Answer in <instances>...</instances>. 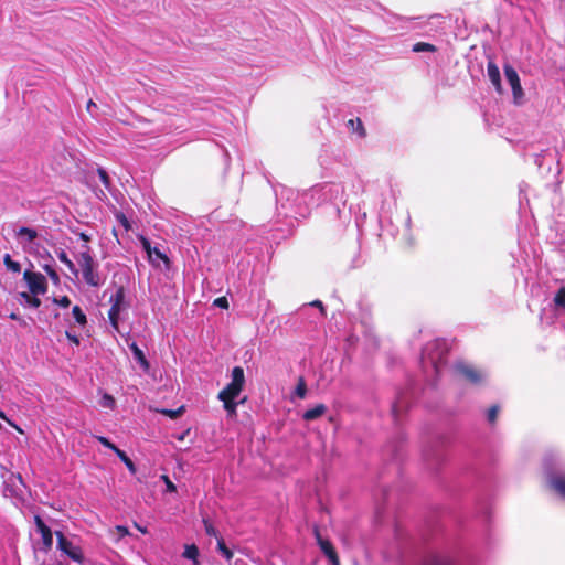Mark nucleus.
I'll return each instance as SVG.
<instances>
[{
  "instance_id": "10",
  "label": "nucleus",
  "mask_w": 565,
  "mask_h": 565,
  "mask_svg": "<svg viewBox=\"0 0 565 565\" xmlns=\"http://www.w3.org/2000/svg\"><path fill=\"white\" fill-rule=\"evenodd\" d=\"M547 483L552 490L565 500V473H548Z\"/></svg>"
},
{
  "instance_id": "41",
  "label": "nucleus",
  "mask_w": 565,
  "mask_h": 565,
  "mask_svg": "<svg viewBox=\"0 0 565 565\" xmlns=\"http://www.w3.org/2000/svg\"><path fill=\"white\" fill-rule=\"evenodd\" d=\"M93 108H96V104L90 99V100H88V103L86 105V109L88 113H92Z\"/></svg>"
},
{
  "instance_id": "31",
  "label": "nucleus",
  "mask_w": 565,
  "mask_h": 565,
  "mask_svg": "<svg viewBox=\"0 0 565 565\" xmlns=\"http://www.w3.org/2000/svg\"><path fill=\"white\" fill-rule=\"evenodd\" d=\"M97 440L105 447L111 449L116 454V449H119L116 447L109 439L103 436H97Z\"/></svg>"
},
{
  "instance_id": "16",
  "label": "nucleus",
  "mask_w": 565,
  "mask_h": 565,
  "mask_svg": "<svg viewBox=\"0 0 565 565\" xmlns=\"http://www.w3.org/2000/svg\"><path fill=\"white\" fill-rule=\"evenodd\" d=\"M553 305L556 312H565V287L558 289V291L553 298Z\"/></svg>"
},
{
  "instance_id": "24",
  "label": "nucleus",
  "mask_w": 565,
  "mask_h": 565,
  "mask_svg": "<svg viewBox=\"0 0 565 565\" xmlns=\"http://www.w3.org/2000/svg\"><path fill=\"white\" fill-rule=\"evenodd\" d=\"M414 52H435L436 47L433 44L426 42H418L413 46Z\"/></svg>"
},
{
  "instance_id": "25",
  "label": "nucleus",
  "mask_w": 565,
  "mask_h": 565,
  "mask_svg": "<svg viewBox=\"0 0 565 565\" xmlns=\"http://www.w3.org/2000/svg\"><path fill=\"white\" fill-rule=\"evenodd\" d=\"M72 313L76 322L79 323L81 326H84L87 322L86 315L82 311V309L78 306L73 307Z\"/></svg>"
},
{
  "instance_id": "14",
  "label": "nucleus",
  "mask_w": 565,
  "mask_h": 565,
  "mask_svg": "<svg viewBox=\"0 0 565 565\" xmlns=\"http://www.w3.org/2000/svg\"><path fill=\"white\" fill-rule=\"evenodd\" d=\"M327 412V407L323 404H318L313 408L306 411L302 415L305 420H315L321 417Z\"/></svg>"
},
{
  "instance_id": "13",
  "label": "nucleus",
  "mask_w": 565,
  "mask_h": 565,
  "mask_svg": "<svg viewBox=\"0 0 565 565\" xmlns=\"http://www.w3.org/2000/svg\"><path fill=\"white\" fill-rule=\"evenodd\" d=\"M129 348L132 351L135 360L140 364L141 369L145 372H149L150 364H149L148 360L146 359L142 350L135 342L129 344Z\"/></svg>"
},
{
  "instance_id": "8",
  "label": "nucleus",
  "mask_w": 565,
  "mask_h": 565,
  "mask_svg": "<svg viewBox=\"0 0 565 565\" xmlns=\"http://www.w3.org/2000/svg\"><path fill=\"white\" fill-rule=\"evenodd\" d=\"M504 75L507 77L508 83L510 84L513 93V98L515 104H521L524 92L521 86V82L516 71L511 65L504 66Z\"/></svg>"
},
{
  "instance_id": "37",
  "label": "nucleus",
  "mask_w": 565,
  "mask_h": 565,
  "mask_svg": "<svg viewBox=\"0 0 565 565\" xmlns=\"http://www.w3.org/2000/svg\"><path fill=\"white\" fill-rule=\"evenodd\" d=\"M54 301L63 308H67L71 305V300L67 296H63L62 298L55 299Z\"/></svg>"
},
{
  "instance_id": "32",
  "label": "nucleus",
  "mask_w": 565,
  "mask_h": 565,
  "mask_svg": "<svg viewBox=\"0 0 565 565\" xmlns=\"http://www.w3.org/2000/svg\"><path fill=\"white\" fill-rule=\"evenodd\" d=\"M97 172H98L99 179H100V181L104 183V185H105L106 188H109L110 179H109V177H108L107 172H106L104 169H102V168H99V169L97 170Z\"/></svg>"
},
{
  "instance_id": "29",
  "label": "nucleus",
  "mask_w": 565,
  "mask_h": 565,
  "mask_svg": "<svg viewBox=\"0 0 565 565\" xmlns=\"http://www.w3.org/2000/svg\"><path fill=\"white\" fill-rule=\"evenodd\" d=\"M203 523H204L205 533L207 535L214 536L216 539L220 537L216 529L207 520H204Z\"/></svg>"
},
{
  "instance_id": "36",
  "label": "nucleus",
  "mask_w": 565,
  "mask_h": 565,
  "mask_svg": "<svg viewBox=\"0 0 565 565\" xmlns=\"http://www.w3.org/2000/svg\"><path fill=\"white\" fill-rule=\"evenodd\" d=\"M214 306L226 309L228 307L227 299L225 297L216 298L214 300Z\"/></svg>"
},
{
  "instance_id": "39",
  "label": "nucleus",
  "mask_w": 565,
  "mask_h": 565,
  "mask_svg": "<svg viewBox=\"0 0 565 565\" xmlns=\"http://www.w3.org/2000/svg\"><path fill=\"white\" fill-rule=\"evenodd\" d=\"M116 531L118 532V534L122 537V536H126L129 534V531L126 526H122V525H117L116 526Z\"/></svg>"
},
{
  "instance_id": "35",
  "label": "nucleus",
  "mask_w": 565,
  "mask_h": 565,
  "mask_svg": "<svg viewBox=\"0 0 565 565\" xmlns=\"http://www.w3.org/2000/svg\"><path fill=\"white\" fill-rule=\"evenodd\" d=\"M183 412V407H180L179 409L177 411H171V409H164L162 411L163 414L168 415L169 417L171 418H175L178 417L179 415H181Z\"/></svg>"
},
{
  "instance_id": "17",
  "label": "nucleus",
  "mask_w": 565,
  "mask_h": 565,
  "mask_svg": "<svg viewBox=\"0 0 565 565\" xmlns=\"http://www.w3.org/2000/svg\"><path fill=\"white\" fill-rule=\"evenodd\" d=\"M182 556L191 559L194 565H199V548L194 544L185 545Z\"/></svg>"
},
{
  "instance_id": "40",
  "label": "nucleus",
  "mask_w": 565,
  "mask_h": 565,
  "mask_svg": "<svg viewBox=\"0 0 565 565\" xmlns=\"http://www.w3.org/2000/svg\"><path fill=\"white\" fill-rule=\"evenodd\" d=\"M66 337L68 338V340H71L72 342L78 344L79 341H78V338L76 335H73L71 334L70 332H66Z\"/></svg>"
},
{
  "instance_id": "19",
  "label": "nucleus",
  "mask_w": 565,
  "mask_h": 565,
  "mask_svg": "<svg viewBox=\"0 0 565 565\" xmlns=\"http://www.w3.org/2000/svg\"><path fill=\"white\" fill-rule=\"evenodd\" d=\"M348 126L351 128L352 131L358 132L360 137H365L366 131L360 118L350 119L348 121Z\"/></svg>"
},
{
  "instance_id": "20",
  "label": "nucleus",
  "mask_w": 565,
  "mask_h": 565,
  "mask_svg": "<svg viewBox=\"0 0 565 565\" xmlns=\"http://www.w3.org/2000/svg\"><path fill=\"white\" fill-rule=\"evenodd\" d=\"M143 247H145V249L147 250V253L149 254V256H151V255H152V253H153L157 257H159L160 259H162V260H163V263H164L167 266L169 265V258H168V257H167V255H166V254H163L159 248H157V247L151 248V246H150L149 242H147V241H145V242H143Z\"/></svg>"
},
{
  "instance_id": "18",
  "label": "nucleus",
  "mask_w": 565,
  "mask_h": 565,
  "mask_svg": "<svg viewBox=\"0 0 565 565\" xmlns=\"http://www.w3.org/2000/svg\"><path fill=\"white\" fill-rule=\"evenodd\" d=\"M56 255L60 262H62L72 274H74L75 276L78 275V269L76 268L75 264L68 258L67 254L64 250L57 252Z\"/></svg>"
},
{
  "instance_id": "30",
  "label": "nucleus",
  "mask_w": 565,
  "mask_h": 565,
  "mask_svg": "<svg viewBox=\"0 0 565 565\" xmlns=\"http://www.w3.org/2000/svg\"><path fill=\"white\" fill-rule=\"evenodd\" d=\"M102 406L113 408L115 406V399L111 395L105 394L100 401Z\"/></svg>"
},
{
  "instance_id": "5",
  "label": "nucleus",
  "mask_w": 565,
  "mask_h": 565,
  "mask_svg": "<svg viewBox=\"0 0 565 565\" xmlns=\"http://www.w3.org/2000/svg\"><path fill=\"white\" fill-rule=\"evenodd\" d=\"M55 534L57 537V548L73 561L82 563L84 561L82 548L68 541L62 532H56Z\"/></svg>"
},
{
  "instance_id": "9",
  "label": "nucleus",
  "mask_w": 565,
  "mask_h": 565,
  "mask_svg": "<svg viewBox=\"0 0 565 565\" xmlns=\"http://www.w3.org/2000/svg\"><path fill=\"white\" fill-rule=\"evenodd\" d=\"M34 522L36 525L38 532L41 534L42 537V551L49 552L52 548L53 545V534L51 529L44 523V521L41 519V516L35 515Z\"/></svg>"
},
{
  "instance_id": "34",
  "label": "nucleus",
  "mask_w": 565,
  "mask_h": 565,
  "mask_svg": "<svg viewBox=\"0 0 565 565\" xmlns=\"http://www.w3.org/2000/svg\"><path fill=\"white\" fill-rule=\"evenodd\" d=\"M498 413H499V407L498 406H492L489 411H488V420L489 423L493 424L498 417Z\"/></svg>"
},
{
  "instance_id": "3",
  "label": "nucleus",
  "mask_w": 565,
  "mask_h": 565,
  "mask_svg": "<svg viewBox=\"0 0 565 565\" xmlns=\"http://www.w3.org/2000/svg\"><path fill=\"white\" fill-rule=\"evenodd\" d=\"M245 383L244 370L235 366L232 371V381L218 393V399H235L242 392Z\"/></svg>"
},
{
  "instance_id": "45",
  "label": "nucleus",
  "mask_w": 565,
  "mask_h": 565,
  "mask_svg": "<svg viewBox=\"0 0 565 565\" xmlns=\"http://www.w3.org/2000/svg\"><path fill=\"white\" fill-rule=\"evenodd\" d=\"M81 238L85 242H88L89 241V237L85 234V233H81L79 234Z\"/></svg>"
},
{
  "instance_id": "12",
  "label": "nucleus",
  "mask_w": 565,
  "mask_h": 565,
  "mask_svg": "<svg viewBox=\"0 0 565 565\" xmlns=\"http://www.w3.org/2000/svg\"><path fill=\"white\" fill-rule=\"evenodd\" d=\"M487 74H488L490 82L495 87L497 92L501 93L502 85H501L500 70L493 61L488 62Z\"/></svg>"
},
{
  "instance_id": "15",
  "label": "nucleus",
  "mask_w": 565,
  "mask_h": 565,
  "mask_svg": "<svg viewBox=\"0 0 565 565\" xmlns=\"http://www.w3.org/2000/svg\"><path fill=\"white\" fill-rule=\"evenodd\" d=\"M17 236L21 238L22 244L32 243L38 237V233L35 230L30 227H20L17 231Z\"/></svg>"
},
{
  "instance_id": "26",
  "label": "nucleus",
  "mask_w": 565,
  "mask_h": 565,
  "mask_svg": "<svg viewBox=\"0 0 565 565\" xmlns=\"http://www.w3.org/2000/svg\"><path fill=\"white\" fill-rule=\"evenodd\" d=\"M221 401L223 402L224 408L230 416H233L236 414L237 403L234 402V399L225 398V399H221Z\"/></svg>"
},
{
  "instance_id": "42",
  "label": "nucleus",
  "mask_w": 565,
  "mask_h": 565,
  "mask_svg": "<svg viewBox=\"0 0 565 565\" xmlns=\"http://www.w3.org/2000/svg\"><path fill=\"white\" fill-rule=\"evenodd\" d=\"M311 305H312V306H315V307H319V308H320V310H321V313H322V315L324 313V310H323V307H322L321 301L316 300V301H313Z\"/></svg>"
},
{
  "instance_id": "46",
  "label": "nucleus",
  "mask_w": 565,
  "mask_h": 565,
  "mask_svg": "<svg viewBox=\"0 0 565 565\" xmlns=\"http://www.w3.org/2000/svg\"><path fill=\"white\" fill-rule=\"evenodd\" d=\"M285 192H286V194H288V195H289V194H290V195H294V194H295L292 190H287V191H285Z\"/></svg>"
},
{
  "instance_id": "11",
  "label": "nucleus",
  "mask_w": 565,
  "mask_h": 565,
  "mask_svg": "<svg viewBox=\"0 0 565 565\" xmlns=\"http://www.w3.org/2000/svg\"><path fill=\"white\" fill-rule=\"evenodd\" d=\"M315 535L317 539V542L321 548V551L326 554V556L330 559V562L333 565H339V558L337 556V553L334 548L332 547L331 543L324 539L321 537L319 531L315 530Z\"/></svg>"
},
{
  "instance_id": "48",
  "label": "nucleus",
  "mask_w": 565,
  "mask_h": 565,
  "mask_svg": "<svg viewBox=\"0 0 565 565\" xmlns=\"http://www.w3.org/2000/svg\"><path fill=\"white\" fill-rule=\"evenodd\" d=\"M0 417H2L3 419H7L6 415L0 411Z\"/></svg>"
},
{
  "instance_id": "4",
  "label": "nucleus",
  "mask_w": 565,
  "mask_h": 565,
  "mask_svg": "<svg viewBox=\"0 0 565 565\" xmlns=\"http://www.w3.org/2000/svg\"><path fill=\"white\" fill-rule=\"evenodd\" d=\"M125 290L122 287L118 288L114 295L110 296V309L108 311V318L111 327L118 331V320L121 310L124 309Z\"/></svg>"
},
{
  "instance_id": "28",
  "label": "nucleus",
  "mask_w": 565,
  "mask_h": 565,
  "mask_svg": "<svg viewBox=\"0 0 565 565\" xmlns=\"http://www.w3.org/2000/svg\"><path fill=\"white\" fill-rule=\"evenodd\" d=\"M306 393H307L306 383H305L303 379H300L299 383L296 387V395L300 398H303L306 396Z\"/></svg>"
},
{
  "instance_id": "21",
  "label": "nucleus",
  "mask_w": 565,
  "mask_h": 565,
  "mask_svg": "<svg viewBox=\"0 0 565 565\" xmlns=\"http://www.w3.org/2000/svg\"><path fill=\"white\" fill-rule=\"evenodd\" d=\"M116 455L119 457V459L125 463V466L128 468V470L131 472V473H136V466L135 463L131 461V459L126 455L125 451L120 450V449H116Z\"/></svg>"
},
{
  "instance_id": "7",
  "label": "nucleus",
  "mask_w": 565,
  "mask_h": 565,
  "mask_svg": "<svg viewBox=\"0 0 565 565\" xmlns=\"http://www.w3.org/2000/svg\"><path fill=\"white\" fill-rule=\"evenodd\" d=\"M23 278L28 284V287L33 295L44 294L47 289V282L45 277L40 273L25 270Z\"/></svg>"
},
{
  "instance_id": "33",
  "label": "nucleus",
  "mask_w": 565,
  "mask_h": 565,
  "mask_svg": "<svg viewBox=\"0 0 565 565\" xmlns=\"http://www.w3.org/2000/svg\"><path fill=\"white\" fill-rule=\"evenodd\" d=\"M43 269L51 277L52 280L58 281V275L56 274L55 269L52 266L44 265Z\"/></svg>"
},
{
  "instance_id": "44",
  "label": "nucleus",
  "mask_w": 565,
  "mask_h": 565,
  "mask_svg": "<svg viewBox=\"0 0 565 565\" xmlns=\"http://www.w3.org/2000/svg\"><path fill=\"white\" fill-rule=\"evenodd\" d=\"M135 526L141 532V533H147V529L146 527H142L140 525H138L137 523L135 524Z\"/></svg>"
},
{
  "instance_id": "27",
  "label": "nucleus",
  "mask_w": 565,
  "mask_h": 565,
  "mask_svg": "<svg viewBox=\"0 0 565 565\" xmlns=\"http://www.w3.org/2000/svg\"><path fill=\"white\" fill-rule=\"evenodd\" d=\"M21 297L33 308H39L41 306V300L38 297L31 296L28 292H22Z\"/></svg>"
},
{
  "instance_id": "38",
  "label": "nucleus",
  "mask_w": 565,
  "mask_h": 565,
  "mask_svg": "<svg viewBox=\"0 0 565 565\" xmlns=\"http://www.w3.org/2000/svg\"><path fill=\"white\" fill-rule=\"evenodd\" d=\"M161 478L166 482L168 491L174 492L177 490L173 482L167 476H162Z\"/></svg>"
},
{
  "instance_id": "1",
  "label": "nucleus",
  "mask_w": 565,
  "mask_h": 565,
  "mask_svg": "<svg viewBox=\"0 0 565 565\" xmlns=\"http://www.w3.org/2000/svg\"><path fill=\"white\" fill-rule=\"evenodd\" d=\"M448 352V345L445 340H434L428 342L423 349L422 365L424 370L430 367L435 373H439L445 363Z\"/></svg>"
},
{
  "instance_id": "23",
  "label": "nucleus",
  "mask_w": 565,
  "mask_h": 565,
  "mask_svg": "<svg viewBox=\"0 0 565 565\" xmlns=\"http://www.w3.org/2000/svg\"><path fill=\"white\" fill-rule=\"evenodd\" d=\"M217 550L227 561H230L233 557L232 551L228 547H226L224 540L222 537H217Z\"/></svg>"
},
{
  "instance_id": "22",
  "label": "nucleus",
  "mask_w": 565,
  "mask_h": 565,
  "mask_svg": "<svg viewBox=\"0 0 565 565\" xmlns=\"http://www.w3.org/2000/svg\"><path fill=\"white\" fill-rule=\"evenodd\" d=\"M3 263L9 270L13 273H20L21 265L18 262L13 260L9 254L4 255Z\"/></svg>"
},
{
  "instance_id": "6",
  "label": "nucleus",
  "mask_w": 565,
  "mask_h": 565,
  "mask_svg": "<svg viewBox=\"0 0 565 565\" xmlns=\"http://www.w3.org/2000/svg\"><path fill=\"white\" fill-rule=\"evenodd\" d=\"M455 370L458 374L463 376L472 384H479L487 377V374L483 371L478 370L473 365L462 361L455 364Z\"/></svg>"
},
{
  "instance_id": "2",
  "label": "nucleus",
  "mask_w": 565,
  "mask_h": 565,
  "mask_svg": "<svg viewBox=\"0 0 565 565\" xmlns=\"http://www.w3.org/2000/svg\"><path fill=\"white\" fill-rule=\"evenodd\" d=\"M76 260L87 285L98 287L104 282L102 275L97 270L98 264L94 260L88 245L83 246V250L78 253Z\"/></svg>"
},
{
  "instance_id": "43",
  "label": "nucleus",
  "mask_w": 565,
  "mask_h": 565,
  "mask_svg": "<svg viewBox=\"0 0 565 565\" xmlns=\"http://www.w3.org/2000/svg\"><path fill=\"white\" fill-rule=\"evenodd\" d=\"M431 565H447V562L443 561V559H439V558H436V559L433 561Z\"/></svg>"
},
{
  "instance_id": "47",
  "label": "nucleus",
  "mask_w": 565,
  "mask_h": 565,
  "mask_svg": "<svg viewBox=\"0 0 565 565\" xmlns=\"http://www.w3.org/2000/svg\"><path fill=\"white\" fill-rule=\"evenodd\" d=\"M10 318H11V319H13V320H15V319H17L15 313H11V315H10Z\"/></svg>"
}]
</instances>
